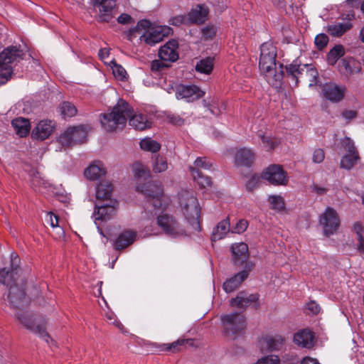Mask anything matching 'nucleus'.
Instances as JSON below:
<instances>
[{"instance_id": "15", "label": "nucleus", "mask_w": 364, "mask_h": 364, "mask_svg": "<svg viewBox=\"0 0 364 364\" xmlns=\"http://www.w3.org/2000/svg\"><path fill=\"white\" fill-rule=\"evenodd\" d=\"M9 306L17 311L26 309L29 303V299L26 296L23 289L16 285L11 286L7 296Z\"/></svg>"}, {"instance_id": "6", "label": "nucleus", "mask_w": 364, "mask_h": 364, "mask_svg": "<svg viewBox=\"0 0 364 364\" xmlns=\"http://www.w3.org/2000/svg\"><path fill=\"white\" fill-rule=\"evenodd\" d=\"M15 318L25 328L31 333L39 335L48 343L50 339L46 332V321L44 318L30 313L27 311L20 310L16 313Z\"/></svg>"}, {"instance_id": "36", "label": "nucleus", "mask_w": 364, "mask_h": 364, "mask_svg": "<svg viewBox=\"0 0 364 364\" xmlns=\"http://www.w3.org/2000/svg\"><path fill=\"white\" fill-rule=\"evenodd\" d=\"M257 135L262 141V147L267 151L274 150L280 144L279 139L272 136L271 134L260 132Z\"/></svg>"}, {"instance_id": "61", "label": "nucleus", "mask_w": 364, "mask_h": 364, "mask_svg": "<svg viewBox=\"0 0 364 364\" xmlns=\"http://www.w3.org/2000/svg\"><path fill=\"white\" fill-rule=\"evenodd\" d=\"M306 309L313 314H317L320 311V306L313 301L307 304Z\"/></svg>"}, {"instance_id": "24", "label": "nucleus", "mask_w": 364, "mask_h": 364, "mask_svg": "<svg viewBox=\"0 0 364 364\" xmlns=\"http://www.w3.org/2000/svg\"><path fill=\"white\" fill-rule=\"evenodd\" d=\"M314 333L308 328L298 331L294 336V342L301 348H311L315 343Z\"/></svg>"}, {"instance_id": "17", "label": "nucleus", "mask_w": 364, "mask_h": 364, "mask_svg": "<svg viewBox=\"0 0 364 364\" xmlns=\"http://www.w3.org/2000/svg\"><path fill=\"white\" fill-rule=\"evenodd\" d=\"M55 127L56 123L53 120H41L33 129L31 137L36 140L43 141L53 133Z\"/></svg>"}, {"instance_id": "49", "label": "nucleus", "mask_w": 364, "mask_h": 364, "mask_svg": "<svg viewBox=\"0 0 364 364\" xmlns=\"http://www.w3.org/2000/svg\"><path fill=\"white\" fill-rule=\"evenodd\" d=\"M341 144L345 150L348 152L347 154H358L355 146L354 142L349 137H345L341 140Z\"/></svg>"}, {"instance_id": "52", "label": "nucleus", "mask_w": 364, "mask_h": 364, "mask_svg": "<svg viewBox=\"0 0 364 364\" xmlns=\"http://www.w3.org/2000/svg\"><path fill=\"white\" fill-rule=\"evenodd\" d=\"M135 176L138 178L149 176V172L142 165L136 164L134 167Z\"/></svg>"}, {"instance_id": "59", "label": "nucleus", "mask_w": 364, "mask_h": 364, "mask_svg": "<svg viewBox=\"0 0 364 364\" xmlns=\"http://www.w3.org/2000/svg\"><path fill=\"white\" fill-rule=\"evenodd\" d=\"M202 33L205 39L212 38L215 35V28L213 26H207L202 29Z\"/></svg>"}, {"instance_id": "43", "label": "nucleus", "mask_w": 364, "mask_h": 364, "mask_svg": "<svg viewBox=\"0 0 364 364\" xmlns=\"http://www.w3.org/2000/svg\"><path fill=\"white\" fill-rule=\"evenodd\" d=\"M60 110L63 118L72 117L77 114L75 106L69 102H63L60 106Z\"/></svg>"}, {"instance_id": "7", "label": "nucleus", "mask_w": 364, "mask_h": 364, "mask_svg": "<svg viewBox=\"0 0 364 364\" xmlns=\"http://www.w3.org/2000/svg\"><path fill=\"white\" fill-rule=\"evenodd\" d=\"M23 52L17 46H9L0 53V84H4L13 74L12 63L23 59Z\"/></svg>"}, {"instance_id": "1", "label": "nucleus", "mask_w": 364, "mask_h": 364, "mask_svg": "<svg viewBox=\"0 0 364 364\" xmlns=\"http://www.w3.org/2000/svg\"><path fill=\"white\" fill-rule=\"evenodd\" d=\"M133 113L134 110L129 105L121 99L118 100L111 112L100 115L102 127L107 132H117L123 129L127 118H129V125L136 130L142 131L151 127V122L146 114Z\"/></svg>"}, {"instance_id": "13", "label": "nucleus", "mask_w": 364, "mask_h": 364, "mask_svg": "<svg viewBox=\"0 0 364 364\" xmlns=\"http://www.w3.org/2000/svg\"><path fill=\"white\" fill-rule=\"evenodd\" d=\"M262 178L275 186H285L289 181L287 173L277 164L269 166L262 173Z\"/></svg>"}, {"instance_id": "63", "label": "nucleus", "mask_w": 364, "mask_h": 364, "mask_svg": "<svg viewBox=\"0 0 364 364\" xmlns=\"http://www.w3.org/2000/svg\"><path fill=\"white\" fill-rule=\"evenodd\" d=\"M205 106L208 108L210 112L215 116H218L222 113V110L218 108L215 103L210 105H205Z\"/></svg>"}, {"instance_id": "56", "label": "nucleus", "mask_w": 364, "mask_h": 364, "mask_svg": "<svg viewBox=\"0 0 364 364\" xmlns=\"http://www.w3.org/2000/svg\"><path fill=\"white\" fill-rule=\"evenodd\" d=\"M259 182V177L258 176L254 175L251 176L246 183L247 189L249 191H253L258 186Z\"/></svg>"}, {"instance_id": "4", "label": "nucleus", "mask_w": 364, "mask_h": 364, "mask_svg": "<svg viewBox=\"0 0 364 364\" xmlns=\"http://www.w3.org/2000/svg\"><path fill=\"white\" fill-rule=\"evenodd\" d=\"M136 191L141 193L146 198V208L152 210L149 211L164 209L168 204L169 199L164 195V190L161 184L155 181H149L142 185L136 186Z\"/></svg>"}, {"instance_id": "32", "label": "nucleus", "mask_w": 364, "mask_h": 364, "mask_svg": "<svg viewBox=\"0 0 364 364\" xmlns=\"http://www.w3.org/2000/svg\"><path fill=\"white\" fill-rule=\"evenodd\" d=\"M106 174V170L100 162L90 165L85 171V176L90 180L95 181Z\"/></svg>"}, {"instance_id": "3", "label": "nucleus", "mask_w": 364, "mask_h": 364, "mask_svg": "<svg viewBox=\"0 0 364 364\" xmlns=\"http://www.w3.org/2000/svg\"><path fill=\"white\" fill-rule=\"evenodd\" d=\"M172 33V29L168 26L152 27L149 21L143 19L138 22L137 25L129 30L128 38L132 39L135 33L140 36L141 41L153 46L161 41L165 36Z\"/></svg>"}, {"instance_id": "41", "label": "nucleus", "mask_w": 364, "mask_h": 364, "mask_svg": "<svg viewBox=\"0 0 364 364\" xmlns=\"http://www.w3.org/2000/svg\"><path fill=\"white\" fill-rule=\"evenodd\" d=\"M140 147L144 151L156 153L161 149V145L151 138H145L141 140Z\"/></svg>"}, {"instance_id": "19", "label": "nucleus", "mask_w": 364, "mask_h": 364, "mask_svg": "<svg viewBox=\"0 0 364 364\" xmlns=\"http://www.w3.org/2000/svg\"><path fill=\"white\" fill-rule=\"evenodd\" d=\"M205 92L196 85H178L176 87V97L178 100L184 99L192 102L200 99Z\"/></svg>"}, {"instance_id": "22", "label": "nucleus", "mask_w": 364, "mask_h": 364, "mask_svg": "<svg viewBox=\"0 0 364 364\" xmlns=\"http://www.w3.org/2000/svg\"><path fill=\"white\" fill-rule=\"evenodd\" d=\"M20 259L16 253L11 254V270L6 268L0 269V283L4 285H10L11 282L15 281L14 275L17 274Z\"/></svg>"}, {"instance_id": "45", "label": "nucleus", "mask_w": 364, "mask_h": 364, "mask_svg": "<svg viewBox=\"0 0 364 364\" xmlns=\"http://www.w3.org/2000/svg\"><path fill=\"white\" fill-rule=\"evenodd\" d=\"M167 168L168 163L166 158L157 155L154 160L153 171L155 173H161L165 171Z\"/></svg>"}, {"instance_id": "11", "label": "nucleus", "mask_w": 364, "mask_h": 364, "mask_svg": "<svg viewBox=\"0 0 364 364\" xmlns=\"http://www.w3.org/2000/svg\"><path fill=\"white\" fill-rule=\"evenodd\" d=\"M156 223L166 235L171 237L176 238L186 235L185 228L171 215H159L156 218Z\"/></svg>"}, {"instance_id": "40", "label": "nucleus", "mask_w": 364, "mask_h": 364, "mask_svg": "<svg viewBox=\"0 0 364 364\" xmlns=\"http://www.w3.org/2000/svg\"><path fill=\"white\" fill-rule=\"evenodd\" d=\"M360 159L358 154H346L343 156L341 161V168L350 170L351 169Z\"/></svg>"}, {"instance_id": "34", "label": "nucleus", "mask_w": 364, "mask_h": 364, "mask_svg": "<svg viewBox=\"0 0 364 364\" xmlns=\"http://www.w3.org/2000/svg\"><path fill=\"white\" fill-rule=\"evenodd\" d=\"M230 231V222L229 219L226 218L223 220L214 228L211 240L212 241L220 240L225 237L226 234Z\"/></svg>"}, {"instance_id": "38", "label": "nucleus", "mask_w": 364, "mask_h": 364, "mask_svg": "<svg viewBox=\"0 0 364 364\" xmlns=\"http://www.w3.org/2000/svg\"><path fill=\"white\" fill-rule=\"evenodd\" d=\"M113 188L109 181H102L97 186L96 198L97 199H109L111 196Z\"/></svg>"}, {"instance_id": "9", "label": "nucleus", "mask_w": 364, "mask_h": 364, "mask_svg": "<svg viewBox=\"0 0 364 364\" xmlns=\"http://www.w3.org/2000/svg\"><path fill=\"white\" fill-rule=\"evenodd\" d=\"M95 18L100 23H109L117 12L116 0H91Z\"/></svg>"}, {"instance_id": "27", "label": "nucleus", "mask_w": 364, "mask_h": 364, "mask_svg": "<svg viewBox=\"0 0 364 364\" xmlns=\"http://www.w3.org/2000/svg\"><path fill=\"white\" fill-rule=\"evenodd\" d=\"M111 203L95 207L94 213L95 220H108L116 215L118 203L117 201H111Z\"/></svg>"}, {"instance_id": "21", "label": "nucleus", "mask_w": 364, "mask_h": 364, "mask_svg": "<svg viewBox=\"0 0 364 364\" xmlns=\"http://www.w3.org/2000/svg\"><path fill=\"white\" fill-rule=\"evenodd\" d=\"M346 91L345 86H338L333 82L326 83L322 87L323 97L332 102L341 101L345 96Z\"/></svg>"}, {"instance_id": "50", "label": "nucleus", "mask_w": 364, "mask_h": 364, "mask_svg": "<svg viewBox=\"0 0 364 364\" xmlns=\"http://www.w3.org/2000/svg\"><path fill=\"white\" fill-rule=\"evenodd\" d=\"M328 42V37L327 35L324 33L318 34L315 38V45L316 46L317 48L319 50H322L324 48Z\"/></svg>"}, {"instance_id": "62", "label": "nucleus", "mask_w": 364, "mask_h": 364, "mask_svg": "<svg viewBox=\"0 0 364 364\" xmlns=\"http://www.w3.org/2000/svg\"><path fill=\"white\" fill-rule=\"evenodd\" d=\"M357 250L361 254L364 255V236L359 235L357 237Z\"/></svg>"}, {"instance_id": "8", "label": "nucleus", "mask_w": 364, "mask_h": 364, "mask_svg": "<svg viewBox=\"0 0 364 364\" xmlns=\"http://www.w3.org/2000/svg\"><path fill=\"white\" fill-rule=\"evenodd\" d=\"M289 76L295 80L297 86L299 77H304L309 82V87L315 86L318 82V73L317 70L309 64L299 65L293 63L286 67Z\"/></svg>"}, {"instance_id": "23", "label": "nucleus", "mask_w": 364, "mask_h": 364, "mask_svg": "<svg viewBox=\"0 0 364 364\" xmlns=\"http://www.w3.org/2000/svg\"><path fill=\"white\" fill-rule=\"evenodd\" d=\"M178 43L177 41L174 39L168 41L159 49V58L164 61H168L169 63L176 61L178 58Z\"/></svg>"}, {"instance_id": "44", "label": "nucleus", "mask_w": 364, "mask_h": 364, "mask_svg": "<svg viewBox=\"0 0 364 364\" xmlns=\"http://www.w3.org/2000/svg\"><path fill=\"white\" fill-rule=\"evenodd\" d=\"M268 201L270 203L272 209L282 211L285 208V203L284 199L280 196H270L268 198Z\"/></svg>"}, {"instance_id": "42", "label": "nucleus", "mask_w": 364, "mask_h": 364, "mask_svg": "<svg viewBox=\"0 0 364 364\" xmlns=\"http://www.w3.org/2000/svg\"><path fill=\"white\" fill-rule=\"evenodd\" d=\"M193 341L190 339H178L171 343L163 344L161 350L165 351H172L173 353L181 350V348L186 343H192Z\"/></svg>"}, {"instance_id": "33", "label": "nucleus", "mask_w": 364, "mask_h": 364, "mask_svg": "<svg viewBox=\"0 0 364 364\" xmlns=\"http://www.w3.org/2000/svg\"><path fill=\"white\" fill-rule=\"evenodd\" d=\"M11 124L16 134L21 137L26 136L28 134L31 129L28 119L21 117L16 118L12 120Z\"/></svg>"}, {"instance_id": "35", "label": "nucleus", "mask_w": 364, "mask_h": 364, "mask_svg": "<svg viewBox=\"0 0 364 364\" xmlns=\"http://www.w3.org/2000/svg\"><path fill=\"white\" fill-rule=\"evenodd\" d=\"M189 171L193 180L197 183L200 188H208L211 187L212 181L209 176L203 174L199 170H196L195 168H189Z\"/></svg>"}, {"instance_id": "25", "label": "nucleus", "mask_w": 364, "mask_h": 364, "mask_svg": "<svg viewBox=\"0 0 364 364\" xmlns=\"http://www.w3.org/2000/svg\"><path fill=\"white\" fill-rule=\"evenodd\" d=\"M339 69L342 73L348 76L360 73L362 67L360 61L353 57L346 56L340 61Z\"/></svg>"}, {"instance_id": "48", "label": "nucleus", "mask_w": 364, "mask_h": 364, "mask_svg": "<svg viewBox=\"0 0 364 364\" xmlns=\"http://www.w3.org/2000/svg\"><path fill=\"white\" fill-rule=\"evenodd\" d=\"M170 66L171 63L168 61H164L160 58V60H154L151 62V70L153 72H160Z\"/></svg>"}, {"instance_id": "16", "label": "nucleus", "mask_w": 364, "mask_h": 364, "mask_svg": "<svg viewBox=\"0 0 364 364\" xmlns=\"http://www.w3.org/2000/svg\"><path fill=\"white\" fill-rule=\"evenodd\" d=\"M341 18L346 20L343 22H337L327 26L326 31L333 37L339 38L353 28L351 21L355 18L353 11L347 14H342Z\"/></svg>"}, {"instance_id": "14", "label": "nucleus", "mask_w": 364, "mask_h": 364, "mask_svg": "<svg viewBox=\"0 0 364 364\" xmlns=\"http://www.w3.org/2000/svg\"><path fill=\"white\" fill-rule=\"evenodd\" d=\"M319 222L323 228L326 236L333 235L340 225V219L337 212L331 207H328L320 216Z\"/></svg>"}, {"instance_id": "2", "label": "nucleus", "mask_w": 364, "mask_h": 364, "mask_svg": "<svg viewBox=\"0 0 364 364\" xmlns=\"http://www.w3.org/2000/svg\"><path fill=\"white\" fill-rule=\"evenodd\" d=\"M277 48L271 43H264L261 46L259 63V70L269 85H275L282 79V70L277 73Z\"/></svg>"}, {"instance_id": "58", "label": "nucleus", "mask_w": 364, "mask_h": 364, "mask_svg": "<svg viewBox=\"0 0 364 364\" xmlns=\"http://www.w3.org/2000/svg\"><path fill=\"white\" fill-rule=\"evenodd\" d=\"M117 22L122 25H127L133 23L134 21L130 15L124 13L118 16Z\"/></svg>"}, {"instance_id": "20", "label": "nucleus", "mask_w": 364, "mask_h": 364, "mask_svg": "<svg viewBox=\"0 0 364 364\" xmlns=\"http://www.w3.org/2000/svg\"><path fill=\"white\" fill-rule=\"evenodd\" d=\"M255 267L253 262H247L245 266V269L236 274L234 277L225 281L223 284V289L227 293H230L235 290L240 284L247 278L249 272H251Z\"/></svg>"}, {"instance_id": "53", "label": "nucleus", "mask_w": 364, "mask_h": 364, "mask_svg": "<svg viewBox=\"0 0 364 364\" xmlns=\"http://www.w3.org/2000/svg\"><path fill=\"white\" fill-rule=\"evenodd\" d=\"M248 226V222L246 220H240L236 225L233 228L232 232L242 233L246 230Z\"/></svg>"}, {"instance_id": "28", "label": "nucleus", "mask_w": 364, "mask_h": 364, "mask_svg": "<svg viewBox=\"0 0 364 364\" xmlns=\"http://www.w3.org/2000/svg\"><path fill=\"white\" fill-rule=\"evenodd\" d=\"M259 299L257 294H247L244 291L238 293L236 297L232 298L230 301L232 307L245 309L252 304L255 303Z\"/></svg>"}, {"instance_id": "26", "label": "nucleus", "mask_w": 364, "mask_h": 364, "mask_svg": "<svg viewBox=\"0 0 364 364\" xmlns=\"http://www.w3.org/2000/svg\"><path fill=\"white\" fill-rule=\"evenodd\" d=\"M231 251L232 253V260L233 263L237 266H240L247 263V262L249 257L248 246L244 242L233 244L231 247Z\"/></svg>"}, {"instance_id": "30", "label": "nucleus", "mask_w": 364, "mask_h": 364, "mask_svg": "<svg viewBox=\"0 0 364 364\" xmlns=\"http://www.w3.org/2000/svg\"><path fill=\"white\" fill-rule=\"evenodd\" d=\"M136 233L133 230H126L121 232L114 242V249L124 250L132 245L136 240Z\"/></svg>"}, {"instance_id": "5", "label": "nucleus", "mask_w": 364, "mask_h": 364, "mask_svg": "<svg viewBox=\"0 0 364 364\" xmlns=\"http://www.w3.org/2000/svg\"><path fill=\"white\" fill-rule=\"evenodd\" d=\"M178 203L187 221L198 227L200 208L195 191L193 190H182L178 193Z\"/></svg>"}, {"instance_id": "31", "label": "nucleus", "mask_w": 364, "mask_h": 364, "mask_svg": "<svg viewBox=\"0 0 364 364\" xmlns=\"http://www.w3.org/2000/svg\"><path fill=\"white\" fill-rule=\"evenodd\" d=\"M207 8L198 5L188 14V22L191 23H203L207 18Z\"/></svg>"}, {"instance_id": "51", "label": "nucleus", "mask_w": 364, "mask_h": 364, "mask_svg": "<svg viewBox=\"0 0 364 364\" xmlns=\"http://www.w3.org/2000/svg\"><path fill=\"white\" fill-rule=\"evenodd\" d=\"M280 359L277 355H271L259 359L255 364H279Z\"/></svg>"}, {"instance_id": "47", "label": "nucleus", "mask_w": 364, "mask_h": 364, "mask_svg": "<svg viewBox=\"0 0 364 364\" xmlns=\"http://www.w3.org/2000/svg\"><path fill=\"white\" fill-rule=\"evenodd\" d=\"M112 70V73L115 77L123 80L125 78L127 72L125 69L120 65L117 64L115 60H112L109 63Z\"/></svg>"}, {"instance_id": "60", "label": "nucleus", "mask_w": 364, "mask_h": 364, "mask_svg": "<svg viewBox=\"0 0 364 364\" xmlns=\"http://www.w3.org/2000/svg\"><path fill=\"white\" fill-rule=\"evenodd\" d=\"M357 114V111L353 109H346L341 112V116L348 121L355 118Z\"/></svg>"}, {"instance_id": "18", "label": "nucleus", "mask_w": 364, "mask_h": 364, "mask_svg": "<svg viewBox=\"0 0 364 364\" xmlns=\"http://www.w3.org/2000/svg\"><path fill=\"white\" fill-rule=\"evenodd\" d=\"M284 345V338L279 335H267L262 336L258 342V346L262 353L281 350Z\"/></svg>"}, {"instance_id": "29", "label": "nucleus", "mask_w": 364, "mask_h": 364, "mask_svg": "<svg viewBox=\"0 0 364 364\" xmlns=\"http://www.w3.org/2000/svg\"><path fill=\"white\" fill-rule=\"evenodd\" d=\"M255 153L250 148H241L237 151L235 155V164L239 166L250 167L254 163Z\"/></svg>"}, {"instance_id": "39", "label": "nucleus", "mask_w": 364, "mask_h": 364, "mask_svg": "<svg viewBox=\"0 0 364 364\" xmlns=\"http://www.w3.org/2000/svg\"><path fill=\"white\" fill-rule=\"evenodd\" d=\"M213 68V58L210 57L200 60L196 65V71L204 74H210Z\"/></svg>"}, {"instance_id": "37", "label": "nucleus", "mask_w": 364, "mask_h": 364, "mask_svg": "<svg viewBox=\"0 0 364 364\" xmlns=\"http://www.w3.org/2000/svg\"><path fill=\"white\" fill-rule=\"evenodd\" d=\"M346 53L344 46L341 44L334 46L327 54V61L331 65H334L339 58Z\"/></svg>"}, {"instance_id": "46", "label": "nucleus", "mask_w": 364, "mask_h": 364, "mask_svg": "<svg viewBox=\"0 0 364 364\" xmlns=\"http://www.w3.org/2000/svg\"><path fill=\"white\" fill-rule=\"evenodd\" d=\"M213 167V163L206 157H198L194 163L193 166H191L189 168H195L196 170L203 168L205 170H210Z\"/></svg>"}, {"instance_id": "54", "label": "nucleus", "mask_w": 364, "mask_h": 364, "mask_svg": "<svg viewBox=\"0 0 364 364\" xmlns=\"http://www.w3.org/2000/svg\"><path fill=\"white\" fill-rule=\"evenodd\" d=\"M169 22L171 24H172L173 26H181V24H186V23H189L188 16H182V15L176 16L171 18L169 20Z\"/></svg>"}, {"instance_id": "55", "label": "nucleus", "mask_w": 364, "mask_h": 364, "mask_svg": "<svg viewBox=\"0 0 364 364\" xmlns=\"http://www.w3.org/2000/svg\"><path fill=\"white\" fill-rule=\"evenodd\" d=\"M325 158L324 151L322 149H316L313 153L312 160L314 163H321Z\"/></svg>"}, {"instance_id": "57", "label": "nucleus", "mask_w": 364, "mask_h": 364, "mask_svg": "<svg viewBox=\"0 0 364 364\" xmlns=\"http://www.w3.org/2000/svg\"><path fill=\"white\" fill-rule=\"evenodd\" d=\"M46 220L47 223L48 224H50V225L52 228L58 227V221H59L58 216L53 214V213H51V212L48 213L46 215Z\"/></svg>"}, {"instance_id": "10", "label": "nucleus", "mask_w": 364, "mask_h": 364, "mask_svg": "<svg viewBox=\"0 0 364 364\" xmlns=\"http://www.w3.org/2000/svg\"><path fill=\"white\" fill-rule=\"evenodd\" d=\"M220 320L226 335H238L242 333L246 328V318L240 313L234 312L222 315Z\"/></svg>"}, {"instance_id": "64", "label": "nucleus", "mask_w": 364, "mask_h": 364, "mask_svg": "<svg viewBox=\"0 0 364 364\" xmlns=\"http://www.w3.org/2000/svg\"><path fill=\"white\" fill-rule=\"evenodd\" d=\"M312 190L318 195H324L327 193L328 189L325 187L319 186L317 184L312 186Z\"/></svg>"}, {"instance_id": "12", "label": "nucleus", "mask_w": 364, "mask_h": 364, "mask_svg": "<svg viewBox=\"0 0 364 364\" xmlns=\"http://www.w3.org/2000/svg\"><path fill=\"white\" fill-rule=\"evenodd\" d=\"M87 137L86 128L83 125L68 128L59 136V141L63 146H70L85 141Z\"/></svg>"}]
</instances>
